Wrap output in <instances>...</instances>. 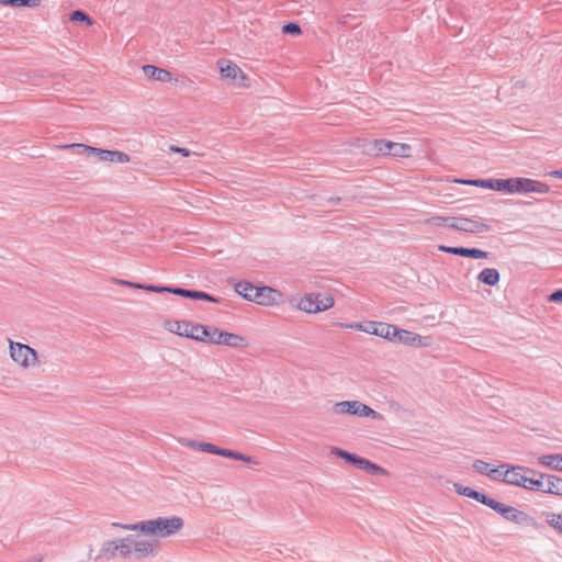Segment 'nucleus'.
I'll list each match as a JSON object with an SVG mask.
<instances>
[{"label":"nucleus","mask_w":562,"mask_h":562,"mask_svg":"<svg viewBox=\"0 0 562 562\" xmlns=\"http://www.w3.org/2000/svg\"><path fill=\"white\" fill-rule=\"evenodd\" d=\"M143 71L147 78L159 82H169L172 79V75L170 71L156 67L154 65H144Z\"/></svg>","instance_id":"20"},{"label":"nucleus","mask_w":562,"mask_h":562,"mask_svg":"<svg viewBox=\"0 0 562 562\" xmlns=\"http://www.w3.org/2000/svg\"><path fill=\"white\" fill-rule=\"evenodd\" d=\"M120 284L126 285V286H130V288L142 289V290H145V286H148V284H140V283H136V282H132V281H126V280H121Z\"/></svg>","instance_id":"43"},{"label":"nucleus","mask_w":562,"mask_h":562,"mask_svg":"<svg viewBox=\"0 0 562 562\" xmlns=\"http://www.w3.org/2000/svg\"><path fill=\"white\" fill-rule=\"evenodd\" d=\"M454 491L460 495H464L467 497L473 498L484 505L488 498L487 495H485L479 491H475L469 486H462L461 484H458V483L454 484Z\"/></svg>","instance_id":"23"},{"label":"nucleus","mask_w":562,"mask_h":562,"mask_svg":"<svg viewBox=\"0 0 562 562\" xmlns=\"http://www.w3.org/2000/svg\"><path fill=\"white\" fill-rule=\"evenodd\" d=\"M438 249L440 251H443V252H448V254L465 257L468 248H465V247H450V246L440 245V246H438Z\"/></svg>","instance_id":"36"},{"label":"nucleus","mask_w":562,"mask_h":562,"mask_svg":"<svg viewBox=\"0 0 562 562\" xmlns=\"http://www.w3.org/2000/svg\"><path fill=\"white\" fill-rule=\"evenodd\" d=\"M218 67L221 76L224 79H227L239 87L244 86L246 76L236 64L229 60H218Z\"/></svg>","instance_id":"15"},{"label":"nucleus","mask_w":562,"mask_h":562,"mask_svg":"<svg viewBox=\"0 0 562 562\" xmlns=\"http://www.w3.org/2000/svg\"><path fill=\"white\" fill-rule=\"evenodd\" d=\"M543 479H544L543 473H538V472L536 475L527 476V480H526L527 486H524V488L530 490V491L542 492L543 491Z\"/></svg>","instance_id":"29"},{"label":"nucleus","mask_w":562,"mask_h":562,"mask_svg":"<svg viewBox=\"0 0 562 562\" xmlns=\"http://www.w3.org/2000/svg\"><path fill=\"white\" fill-rule=\"evenodd\" d=\"M1 4L12 5V7H38L41 4V0H0Z\"/></svg>","instance_id":"33"},{"label":"nucleus","mask_w":562,"mask_h":562,"mask_svg":"<svg viewBox=\"0 0 562 562\" xmlns=\"http://www.w3.org/2000/svg\"><path fill=\"white\" fill-rule=\"evenodd\" d=\"M396 336L397 342H402L406 346L419 347L427 345V342H425V340L427 339L426 337H422L420 335H417L406 329L398 328Z\"/></svg>","instance_id":"18"},{"label":"nucleus","mask_w":562,"mask_h":562,"mask_svg":"<svg viewBox=\"0 0 562 562\" xmlns=\"http://www.w3.org/2000/svg\"><path fill=\"white\" fill-rule=\"evenodd\" d=\"M490 256L487 251L477 249V248H468L465 257H471L475 259H485Z\"/></svg>","instance_id":"38"},{"label":"nucleus","mask_w":562,"mask_h":562,"mask_svg":"<svg viewBox=\"0 0 562 562\" xmlns=\"http://www.w3.org/2000/svg\"><path fill=\"white\" fill-rule=\"evenodd\" d=\"M550 177L562 179V170H554L549 173Z\"/></svg>","instance_id":"47"},{"label":"nucleus","mask_w":562,"mask_h":562,"mask_svg":"<svg viewBox=\"0 0 562 562\" xmlns=\"http://www.w3.org/2000/svg\"><path fill=\"white\" fill-rule=\"evenodd\" d=\"M181 443L186 447L192 448V449H199V445L201 442H196L194 440L183 439L181 440Z\"/></svg>","instance_id":"45"},{"label":"nucleus","mask_w":562,"mask_h":562,"mask_svg":"<svg viewBox=\"0 0 562 562\" xmlns=\"http://www.w3.org/2000/svg\"><path fill=\"white\" fill-rule=\"evenodd\" d=\"M507 464H502L498 468H491V464L483 460H475L473 463V469L483 475H487L493 480H501L502 471L501 469H505Z\"/></svg>","instance_id":"19"},{"label":"nucleus","mask_w":562,"mask_h":562,"mask_svg":"<svg viewBox=\"0 0 562 562\" xmlns=\"http://www.w3.org/2000/svg\"><path fill=\"white\" fill-rule=\"evenodd\" d=\"M477 279L484 284L495 285L499 281V272L494 268H485L479 273Z\"/></svg>","instance_id":"25"},{"label":"nucleus","mask_w":562,"mask_h":562,"mask_svg":"<svg viewBox=\"0 0 562 562\" xmlns=\"http://www.w3.org/2000/svg\"><path fill=\"white\" fill-rule=\"evenodd\" d=\"M346 327L356 329V330H360V331H364V329H366V325H363L361 323L347 324Z\"/></svg>","instance_id":"46"},{"label":"nucleus","mask_w":562,"mask_h":562,"mask_svg":"<svg viewBox=\"0 0 562 562\" xmlns=\"http://www.w3.org/2000/svg\"><path fill=\"white\" fill-rule=\"evenodd\" d=\"M202 342L225 345L238 348L245 345V338L233 333L221 330L216 327H206Z\"/></svg>","instance_id":"7"},{"label":"nucleus","mask_w":562,"mask_h":562,"mask_svg":"<svg viewBox=\"0 0 562 562\" xmlns=\"http://www.w3.org/2000/svg\"><path fill=\"white\" fill-rule=\"evenodd\" d=\"M528 474L536 475L537 472L532 469L525 467H506V471L502 472L501 480L507 484L516 485V486H527L526 480Z\"/></svg>","instance_id":"11"},{"label":"nucleus","mask_w":562,"mask_h":562,"mask_svg":"<svg viewBox=\"0 0 562 562\" xmlns=\"http://www.w3.org/2000/svg\"><path fill=\"white\" fill-rule=\"evenodd\" d=\"M234 289L237 294L245 300L255 302L263 306L277 305L281 302L282 293L271 286H256L248 281L235 283Z\"/></svg>","instance_id":"2"},{"label":"nucleus","mask_w":562,"mask_h":562,"mask_svg":"<svg viewBox=\"0 0 562 562\" xmlns=\"http://www.w3.org/2000/svg\"><path fill=\"white\" fill-rule=\"evenodd\" d=\"M485 505L496 513H498L502 517L505 519L516 522V524H524L527 520V515L524 512L518 510L517 508L506 505L504 503H501L498 501H495L494 498L490 497L487 498Z\"/></svg>","instance_id":"10"},{"label":"nucleus","mask_w":562,"mask_h":562,"mask_svg":"<svg viewBox=\"0 0 562 562\" xmlns=\"http://www.w3.org/2000/svg\"><path fill=\"white\" fill-rule=\"evenodd\" d=\"M132 544L134 558L144 559L155 554L158 542L154 539H148L139 535H133Z\"/></svg>","instance_id":"14"},{"label":"nucleus","mask_w":562,"mask_h":562,"mask_svg":"<svg viewBox=\"0 0 562 562\" xmlns=\"http://www.w3.org/2000/svg\"><path fill=\"white\" fill-rule=\"evenodd\" d=\"M549 300L551 302H562V290H557L550 294Z\"/></svg>","instance_id":"44"},{"label":"nucleus","mask_w":562,"mask_h":562,"mask_svg":"<svg viewBox=\"0 0 562 562\" xmlns=\"http://www.w3.org/2000/svg\"><path fill=\"white\" fill-rule=\"evenodd\" d=\"M111 157V162L126 164L131 160V157L127 154L119 150H112Z\"/></svg>","instance_id":"37"},{"label":"nucleus","mask_w":562,"mask_h":562,"mask_svg":"<svg viewBox=\"0 0 562 562\" xmlns=\"http://www.w3.org/2000/svg\"><path fill=\"white\" fill-rule=\"evenodd\" d=\"M65 148H77L79 149V153H88V154H91V155H94L100 161H110L112 160V150H108V149H101V148H97V147H92V146H88V145H83V144H71V145H67L65 146Z\"/></svg>","instance_id":"17"},{"label":"nucleus","mask_w":562,"mask_h":562,"mask_svg":"<svg viewBox=\"0 0 562 562\" xmlns=\"http://www.w3.org/2000/svg\"><path fill=\"white\" fill-rule=\"evenodd\" d=\"M506 192L509 194L515 193H536L547 194L550 192V187L541 181L529 178H508Z\"/></svg>","instance_id":"3"},{"label":"nucleus","mask_w":562,"mask_h":562,"mask_svg":"<svg viewBox=\"0 0 562 562\" xmlns=\"http://www.w3.org/2000/svg\"><path fill=\"white\" fill-rule=\"evenodd\" d=\"M316 306V294L310 293L300 300L296 307L306 313H318Z\"/></svg>","instance_id":"27"},{"label":"nucleus","mask_w":562,"mask_h":562,"mask_svg":"<svg viewBox=\"0 0 562 562\" xmlns=\"http://www.w3.org/2000/svg\"><path fill=\"white\" fill-rule=\"evenodd\" d=\"M458 182L484 189L506 192L507 179L458 180Z\"/></svg>","instance_id":"16"},{"label":"nucleus","mask_w":562,"mask_h":562,"mask_svg":"<svg viewBox=\"0 0 562 562\" xmlns=\"http://www.w3.org/2000/svg\"><path fill=\"white\" fill-rule=\"evenodd\" d=\"M451 222V228L469 233V234H481L485 232H490L492 229V226L487 224L483 218L481 217H464V216H454V220Z\"/></svg>","instance_id":"9"},{"label":"nucleus","mask_w":562,"mask_h":562,"mask_svg":"<svg viewBox=\"0 0 562 562\" xmlns=\"http://www.w3.org/2000/svg\"><path fill=\"white\" fill-rule=\"evenodd\" d=\"M132 540H133V535H130L125 538L119 539L117 557L123 558V559L134 558Z\"/></svg>","instance_id":"26"},{"label":"nucleus","mask_w":562,"mask_h":562,"mask_svg":"<svg viewBox=\"0 0 562 562\" xmlns=\"http://www.w3.org/2000/svg\"><path fill=\"white\" fill-rule=\"evenodd\" d=\"M331 453L338 458L344 459L346 462L353 464L357 469H360L369 474H386V471L380 465L371 462L368 459L350 453L339 448H333Z\"/></svg>","instance_id":"8"},{"label":"nucleus","mask_w":562,"mask_h":562,"mask_svg":"<svg viewBox=\"0 0 562 562\" xmlns=\"http://www.w3.org/2000/svg\"><path fill=\"white\" fill-rule=\"evenodd\" d=\"M539 464L562 472V454H544L539 457Z\"/></svg>","instance_id":"24"},{"label":"nucleus","mask_w":562,"mask_h":562,"mask_svg":"<svg viewBox=\"0 0 562 562\" xmlns=\"http://www.w3.org/2000/svg\"><path fill=\"white\" fill-rule=\"evenodd\" d=\"M69 19L70 21H74V22H86L88 25H92V20L91 18L83 11L81 10H76L74 12H71V14L69 15Z\"/></svg>","instance_id":"35"},{"label":"nucleus","mask_w":562,"mask_h":562,"mask_svg":"<svg viewBox=\"0 0 562 562\" xmlns=\"http://www.w3.org/2000/svg\"><path fill=\"white\" fill-rule=\"evenodd\" d=\"M397 327L389 324V333L384 334L382 338L389 339L391 341H397Z\"/></svg>","instance_id":"41"},{"label":"nucleus","mask_w":562,"mask_h":562,"mask_svg":"<svg viewBox=\"0 0 562 562\" xmlns=\"http://www.w3.org/2000/svg\"><path fill=\"white\" fill-rule=\"evenodd\" d=\"M11 359L23 369H30L37 364V351L29 345L9 339Z\"/></svg>","instance_id":"4"},{"label":"nucleus","mask_w":562,"mask_h":562,"mask_svg":"<svg viewBox=\"0 0 562 562\" xmlns=\"http://www.w3.org/2000/svg\"><path fill=\"white\" fill-rule=\"evenodd\" d=\"M542 493L562 495V479L552 474H543Z\"/></svg>","instance_id":"22"},{"label":"nucleus","mask_w":562,"mask_h":562,"mask_svg":"<svg viewBox=\"0 0 562 562\" xmlns=\"http://www.w3.org/2000/svg\"><path fill=\"white\" fill-rule=\"evenodd\" d=\"M165 328L178 336L191 338L201 342L204 339L206 330V326L189 321H167L165 323Z\"/></svg>","instance_id":"5"},{"label":"nucleus","mask_w":562,"mask_h":562,"mask_svg":"<svg viewBox=\"0 0 562 562\" xmlns=\"http://www.w3.org/2000/svg\"><path fill=\"white\" fill-rule=\"evenodd\" d=\"M169 149H170L171 151H173V153H178V154H180V155H182V156H184V157H189V156H191V151H190L189 149H187V148H181V147H178V146L171 145V146L169 147Z\"/></svg>","instance_id":"42"},{"label":"nucleus","mask_w":562,"mask_h":562,"mask_svg":"<svg viewBox=\"0 0 562 562\" xmlns=\"http://www.w3.org/2000/svg\"><path fill=\"white\" fill-rule=\"evenodd\" d=\"M172 286H160V285H151L145 286L146 291L155 292V293H172Z\"/></svg>","instance_id":"40"},{"label":"nucleus","mask_w":562,"mask_h":562,"mask_svg":"<svg viewBox=\"0 0 562 562\" xmlns=\"http://www.w3.org/2000/svg\"><path fill=\"white\" fill-rule=\"evenodd\" d=\"M546 521L549 526L562 533V515L554 513H544Z\"/></svg>","instance_id":"31"},{"label":"nucleus","mask_w":562,"mask_h":562,"mask_svg":"<svg viewBox=\"0 0 562 562\" xmlns=\"http://www.w3.org/2000/svg\"><path fill=\"white\" fill-rule=\"evenodd\" d=\"M334 305V299L331 295L316 294V306L317 312L327 311Z\"/></svg>","instance_id":"30"},{"label":"nucleus","mask_w":562,"mask_h":562,"mask_svg":"<svg viewBox=\"0 0 562 562\" xmlns=\"http://www.w3.org/2000/svg\"><path fill=\"white\" fill-rule=\"evenodd\" d=\"M199 450H201L203 452L212 453V454L222 456V457L229 458V459L237 460V461L258 464V462L254 461L252 458L249 456L243 454L235 450L220 448L210 442H201L199 445Z\"/></svg>","instance_id":"13"},{"label":"nucleus","mask_w":562,"mask_h":562,"mask_svg":"<svg viewBox=\"0 0 562 562\" xmlns=\"http://www.w3.org/2000/svg\"><path fill=\"white\" fill-rule=\"evenodd\" d=\"M454 220V216H432L426 221L427 224L441 226L445 225L449 228H451V222Z\"/></svg>","instance_id":"34"},{"label":"nucleus","mask_w":562,"mask_h":562,"mask_svg":"<svg viewBox=\"0 0 562 562\" xmlns=\"http://www.w3.org/2000/svg\"><path fill=\"white\" fill-rule=\"evenodd\" d=\"M282 31L285 34L297 35L301 33V27L299 24L291 22L283 25Z\"/></svg>","instance_id":"39"},{"label":"nucleus","mask_w":562,"mask_h":562,"mask_svg":"<svg viewBox=\"0 0 562 562\" xmlns=\"http://www.w3.org/2000/svg\"><path fill=\"white\" fill-rule=\"evenodd\" d=\"M374 149L378 154L390 155L393 157H408L411 146L404 143H394L391 140L379 139L374 142Z\"/></svg>","instance_id":"12"},{"label":"nucleus","mask_w":562,"mask_h":562,"mask_svg":"<svg viewBox=\"0 0 562 562\" xmlns=\"http://www.w3.org/2000/svg\"><path fill=\"white\" fill-rule=\"evenodd\" d=\"M101 551L109 557H117L119 554V539L105 541L102 544Z\"/></svg>","instance_id":"32"},{"label":"nucleus","mask_w":562,"mask_h":562,"mask_svg":"<svg viewBox=\"0 0 562 562\" xmlns=\"http://www.w3.org/2000/svg\"><path fill=\"white\" fill-rule=\"evenodd\" d=\"M364 333L375 335L379 337H383L384 334L389 333V324L378 323V322H369L368 324H366Z\"/></svg>","instance_id":"28"},{"label":"nucleus","mask_w":562,"mask_h":562,"mask_svg":"<svg viewBox=\"0 0 562 562\" xmlns=\"http://www.w3.org/2000/svg\"><path fill=\"white\" fill-rule=\"evenodd\" d=\"M172 294L183 296L187 299H192V300H204V301H209V302H213V303H218V301H220L217 297H215L206 292L195 291V290H187V289H182V288H173Z\"/></svg>","instance_id":"21"},{"label":"nucleus","mask_w":562,"mask_h":562,"mask_svg":"<svg viewBox=\"0 0 562 562\" xmlns=\"http://www.w3.org/2000/svg\"><path fill=\"white\" fill-rule=\"evenodd\" d=\"M124 530L140 531L145 536L167 538L175 535L183 527V519L177 516L158 517L156 519L143 520L136 524H113Z\"/></svg>","instance_id":"1"},{"label":"nucleus","mask_w":562,"mask_h":562,"mask_svg":"<svg viewBox=\"0 0 562 562\" xmlns=\"http://www.w3.org/2000/svg\"><path fill=\"white\" fill-rule=\"evenodd\" d=\"M333 412L337 415H356L359 417H371L373 419H382V415L368 405L359 402V401H342L337 402L333 406Z\"/></svg>","instance_id":"6"}]
</instances>
